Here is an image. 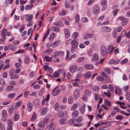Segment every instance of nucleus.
Wrapping results in <instances>:
<instances>
[{
	"mask_svg": "<svg viewBox=\"0 0 130 130\" xmlns=\"http://www.w3.org/2000/svg\"><path fill=\"white\" fill-rule=\"evenodd\" d=\"M72 42L71 43L72 46L70 51L71 53H73L76 51V48L78 46V43L77 41L76 42L74 41Z\"/></svg>",
	"mask_w": 130,
	"mask_h": 130,
	"instance_id": "nucleus-1",
	"label": "nucleus"
},
{
	"mask_svg": "<svg viewBox=\"0 0 130 130\" xmlns=\"http://www.w3.org/2000/svg\"><path fill=\"white\" fill-rule=\"evenodd\" d=\"M93 12V14L96 15L99 14L100 11V8L98 5L96 4L92 8Z\"/></svg>",
	"mask_w": 130,
	"mask_h": 130,
	"instance_id": "nucleus-2",
	"label": "nucleus"
},
{
	"mask_svg": "<svg viewBox=\"0 0 130 130\" xmlns=\"http://www.w3.org/2000/svg\"><path fill=\"white\" fill-rule=\"evenodd\" d=\"M61 91L60 89L58 88V87H56L52 91V95L54 96H55L59 94Z\"/></svg>",
	"mask_w": 130,
	"mask_h": 130,
	"instance_id": "nucleus-3",
	"label": "nucleus"
},
{
	"mask_svg": "<svg viewBox=\"0 0 130 130\" xmlns=\"http://www.w3.org/2000/svg\"><path fill=\"white\" fill-rule=\"evenodd\" d=\"M100 50L102 56L104 57L105 56L107 52V50L105 46L102 45L101 46Z\"/></svg>",
	"mask_w": 130,
	"mask_h": 130,
	"instance_id": "nucleus-4",
	"label": "nucleus"
},
{
	"mask_svg": "<svg viewBox=\"0 0 130 130\" xmlns=\"http://www.w3.org/2000/svg\"><path fill=\"white\" fill-rule=\"evenodd\" d=\"M101 30L103 32H108L111 31V28L108 26H103L101 27Z\"/></svg>",
	"mask_w": 130,
	"mask_h": 130,
	"instance_id": "nucleus-5",
	"label": "nucleus"
},
{
	"mask_svg": "<svg viewBox=\"0 0 130 130\" xmlns=\"http://www.w3.org/2000/svg\"><path fill=\"white\" fill-rule=\"evenodd\" d=\"M64 32L65 38L67 39L69 38L70 36V33L68 29L67 28H65L64 29Z\"/></svg>",
	"mask_w": 130,
	"mask_h": 130,
	"instance_id": "nucleus-6",
	"label": "nucleus"
},
{
	"mask_svg": "<svg viewBox=\"0 0 130 130\" xmlns=\"http://www.w3.org/2000/svg\"><path fill=\"white\" fill-rule=\"evenodd\" d=\"M115 47L112 45H109L108 46L107 53L108 54L111 53L113 51Z\"/></svg>",
	"mask_w": 130,
	"mask_h": 130,
	"instance_id": "nucleus-7",
	"label": "nucleus"
},
{
	"mask_svg": "<svg viewBox=\"0 0 130 130\" xmlns=\"http://www.w3.org/2000/svg\"><path fill=\"white\" fill-rule=\"evenodd\" d=\"M99 56L98 54H93L92 56V57L91 59V61L93 62H94L98 60Z\"/></svg>",
	"mask_w": 130,
	"mask_h": 130,
	"instance_id": "nucleus-8",
	"label": "nucleus"
},
{
	"mask_svg": "<svg viewBox=\"0 0 130 130\" xmlns=\"http://www.w3.org/2000/svg\"><path fill=\"white\" fill-rule=\"evenodd\" d=\"M25 17H26V20L28 22H30L32 20L33 16L31 14L30 15L28 14L25 15Z\"/></svg>",
	"mask_w": 130,
	"mask_h": 130,
	"instance_id": "nucleus-9",
	"label": "nucleus"
},
{
	"mask_svg": "<svg viewBox=\"0 0 130 130\" xmlns=\"http://www.w3.org/2000/svg\"><path fill=\"white\" fill-rule=\"evenodd\" d=\"M80 91L78 89H76L74 92V95L75 98L77 99L79 95Z\"/></svg>",
	"mask_w": 130,
	"mask_h": 130,
	"instance_id": "nucleus-10",
	"label": "nucleus"
},
{
	"mask_svg": "<svg viewBox=\"0 0 130 130\" xmlns=\"http://www.w3.org/2000/svg\"><path fill=\"white\" fill-rule=\"evenodd\" d=\"M77 68V66H72L69 68V71L71 73H74L76 71Z\"/></svg>",
	"mask_w": 130,
	"mask_h": 130,
	"instance_id": "nucleus-11",
	"label": "nucleus"
},
{
	"mask_svg": "<svg viewBox=\"0 0 130 130\" xmlns=\"http://www.w3.org/2000/svg\"><path fill=\"white\" fill-rule=\"evenodd\" d=\"M60 42L59 40H57L51 44V46L53 47H55L59 44Z\"/></svg>",
	"mask_w": 130,
	"mask_h": 130,
	"instance_id": "nucleus-12",
	"label": "nucleus"
},
{
	"mask_svg": "<svg viewBox=\"0 0 130 130\" xmlns=\"http://www.w3.org/2000/svg\"><path fill=\"white\" fill-rule=\"evenodd\" d=\"M85 68L87 70H92L94 69L93 66L92 64H87L85 66Z\"/></svg>",
	"mask_w": 130,
	"mask_h": 130,
	"instance_id": "nucleus-13",
	"label": "nucleus"
},
{
	"mask_svg": "<svg viewBox=\"0 0 130 130\" xmlns=\"http://www.w3.org/2000/svg\"><path fill=\"white\" fill-rule=\"evenodd\" d=\"M13 125L12 120L11 119H9V130H12V126Z\"/></svg>",
	"mask_w": 130,
	"mask_h": 130,
	"instance_id": "nucleus-14",
	"label": "nucleus"
},
{
	"mask_svg": "<svg viewBox=\"0 0 130 130\" xmlns=\"http://www.w3.org/2000/svg\"><path fill=\"white\" fill-rule=\"evenodd\" d=\"M19 75L18 74H14L10 76V78L11 79H16L19 78Z\"/></svg>",
	"mask_w": 130,
	"mask_h": 130,
	"instance_id": "nucleus-15",
	"label": "nucleus"
},
{
	"mask_svg": "<svg viewBox=\"0 0 130 130\" xmlns=\"http://www.w3.org/2000/svg\"><path fill=\"white\" fill-rule=\"evenodd\" d=\"M51 30L52 31H53L56 32H58L59 30V28L56 26L53 27L51 28Z\"/></svg>",
	"mask_w": 130,
	"mask_h": 130,
	"instance_id": "nucleus-16",
	"label": "nucleus"
},
{
	"mask_svg": "<svg viewBox=\"0 0 130 130\" xmlns=\"http://www.w3.org/2000/svg\"><path fill=\"white\" fill-rule=\"evenodd\" d=\"M32 105L31 103H28L27 105V109L29 111H30L32 109Z\"/></svg>",
	"mask_w": 130,
	"mask_h": 130,
	"instance_id": "nucleus-17",
	"label": "nucleus"
},
{
	"mask_svg": "<svg viewBox=\"0 0 130 130\" xmlns=\"http://www.w3.org/2000/svg\"><path fill=\"white\" fill-rule=\"evenodd\" d=\"M52 52V50L51 49H48L43 52V54L46 55H48L50 54Z\"/></svg>",
	"mask_w": 130,
	"mask_h": 130,
	"instance_id": "nucleus-18",
	"label": "nucleus"
},
{
	"mask_svg": "<svg viewBox=\"0 0 130 130\" xmlns=\"http://www.w3.org/2000/svg\"><path fill=\"white\" fill-rule=\"evenodd\" d=\"M73 41V42L74 41L75 42H76L77 41L75 39H74L72 40L71 39H69L68 40H67L66 42V44L67 45H69L70 43H71H71L72 42V41Z\"/></svg>",
	"mask_w": 130,
	"mask_h": 130,
	"instance_id": "nucleus-19",
	"label": "nucleus"
},
{
	"mask_svg": "<svg viewBox=\"0 0 130 130\" xmlns=\"http://www.w3.org/2000/svg\"><path fill=\"white\" fill-rule=\"evenodd\" d=\"M55 125L54 124L52 123L50 125L48 128V130H55Z\"/></svg>",
	"mask_w": 130,
	"mask_h": 130,
	"instance_id": "nucleus-20",
	"label": "nucleus"
},
{
	"mask_svg": "<svg viewBox=\"0 0 130 130\" xmlns=\"http://www.w3.org/2000/svg\"><path fill=\"white\" fill-rule=\"evenodd\" d=\"M78 111L77 110H75L72 113V115L73 117H75L78 116Z\"/></svg>",
	"mask_w": 130,
	"mask_h": 130,
	"instance_id": "nucleus-21",
	"label": "nucleus"
},
{
	"mask_svg": "<svg viewBox=\"0 0 130 130\" xmlns=\"http://www.w3.org/2000/svg\"><path fill=\"white\" fill-rule=\"evenodd\" d=\"M24 61L25 64H28L30 61L29 58L28 57H26L25 58Z\"/></svg>",
	"mask_w": 130,
	"mask_h": 130,
	"instance_id": "nucleus-22",
	"label": "nucleus"
},
{
	"mask_svg": "<svg viewBox=\"0 0 130 130\" xmlns=\"http://www.w3.org/2000/svg\"><path fill=\"white\" fill-rule=\"evenodd\" d=\"M91 76V72L90 71H88L85 74L84 77V78H87L88 77H90Z\"/></svg>",
	"mask_w": 130,
	"mask_h": 130,
	"instance_id": "nucleus-23",
	"label": "nucleus"
},
{
	"mask_svg": "<svg viewBox=\"0 0 130 130\" xmlns=\"http://www.w3.org/2000/svg\"><path fill=\"white\" fill-rule=\"evenodd\" d=\"M5 64L3 68V70H5L8 68V59H7L5 60Z\"/></svg>",
	"mask_w": 130,
	"mask_h": 130,
	"instance_id": "nucleus-24",
	"label": "nucleus"
},
{
	"mask_svg": "<svg viewBox=\"0 0 130 130\" xmlns=\"http://www.w3.org/2000/svg\"><path fill=\"white\" fill-rule=\"evenodd\" d=\"M20 116L16 114L13 117V120L14 121H17L19 118Z\"/></svg>",
	"mask_w": 130,
	"mask_h": 130,
	"instance_id": "nucleus-25",
	"label": "nucleus"
},
{
	"mask_svg": "<svg viewBox=\"0 0 130 130\" xmlns=\"http://www.w3.org/2000/svg\"><path fill=\"white\" fill-rule=\"evenodd\" d=\"M36 113L34 112L32 115L31 118L30 119V120L31 121H33L36 120Z\"/></svg>",
	"mask_w": 130,
	"mask_h": 130,
	"instance_id": "nucleus-26",
	"label": "nucleus"
},
{
	"mask_svg": "<svg viewBox=\"0 0 130 130\" xmlns=\"http://www.w3.org/2000/svg\"><path fill=\"white\" fill-rule=\"evenodd\" d=\"M47 109V108L45 107L44 108L42 109L41 112V114L42 115H44L46 113Z\"/></svg>",
	"mask_w": 130,
	"mask_h": 130,
	"instance_id": "nucleus-27",
	"label": "nucleus"
},
{
	"mask_svg": "<svg viewBox=\"0 0 130 130\" xmlns=\"http://www.w3.org/2000/svg\"><path fill=\"white\" fill-rule=\"evenodd\" d=\"M75 19L76 22L77 23L78 22L79 20V16L78 13H77L75 16Z\"/></svg>",
	"mask_w": 130,
	"mask_h": 130,
	"instance_id": "nucleus-28",
	"label": "nucleus"
},
{
	"mask_svg": "<svg viewBox=\"0 0 130 130\" xmlns=\"http://www.w3.org/2000/svg\"><path fill=\"white\" fill-rule=\"evenodd\" d=\"M7 30L5 28H4L2 30V32L1 33V35L3 36V37L4 38L6 35V33L7 31Z\"/></svg>",
	"mask_w": 130,
	"mask_h": 130,
	"instance_id": "nucleus-29",
	"label": "nucleus"
},
{
	"mask_svg": "<svg viewBox=\"0 0 130 130\" xmlns=\"http://www.w3.org/2000/svg\"><path fill=\"white\" fill-rule=\"evenodd\" d=\"M55 37V34L53 32L50 35V40L52 41Z\"/></svg>",
	"mask_w": 130,
	"mask_h": 130,
	"instance_id": "nucleus-30",
	"label": "nucleus"
},
{
	"mask_svg": "<svg viewBox=\"0 0 130 130\" xmlns=\"http://www.w3.org/2000/svg\"><path fill=\"white\" fill-rule=\"evenodd\" d=\"M50 31L49 29H48L47 32L45 34L43 38V41H44L45 39L47 37V36L49 35Z\"/></svg>",
	"mask_w": 130,
	"mask_h": 130,
	"instance_id": "nucleus-31",
	"label": "nucleus"
},
{
	"mask_svg": "<svg viewBox=\"0 0 130 130\" xmlns=\"http://www.w3.org/2000/svg\"><path fill=\"white\" fill-rule=\"evenodd\" d=\"M2 115L4 117H6L7 116V113L6 111L5 110H3L2 111Z\"/></svg>",
	"mask_w": 130,
	"mask_h": 130,
	"instance_id": "nucleus-32",
	"label": "nucleus"
},
{
	"mask_svg": "<svg viewBox=\"0 0 130 130\" xmlns=\"http://www.w3.org/2000/svg\"><path fill=\"white\" fill-rule=\"evenodd\" d=\"M85 94L86 96H89L91 94V92L88 90H86L85 91Z\"/></svg>",
	"mask_w": 130,
	"mask_h": 130,
	"instance_id": "nucleus-33",
	"label": "nucleus"
},
{
	"mask_svg": "<svg viewBox=\"0 0 130 130\" xmlns=\"http://www.w3.org/2000/svg\"><path fill=\"white\" fill-rule=\"evenodd\" d=\"M66 120L63 118H62L60 119L59 123L61 124H64L66 122Z\"/></svg>",
	"mask_w": 130,
	"mask_h": 130,
	"instance_id": "nucleus-34",
	"label": "nucleus"
},
{
	"mask_svg": "<svg viewBox=\"0 0 130 130\" xmlns=\"http://www.w3.org/2000/svg\"><path fill=\"white\" fill-rule=\"evenodd\" d=\"M66 14V11L65 10L63 9L61 10L60 13H59V14L61 16H63L65 15Z\"/></svg>",
	"mask_w": 130,
	"mask_h": 130,
	"instance_id": "nucleus-35",
	"label": "nucleus"
},
{
	"mask_svg": "<svg viewBox=\"0 0 130 130\" xmlns=\"http://www.w3.org/2000/svg\"><path fill=\"white\" fill-rule=\"evenodd\" d=\"M120 20L121 21H124L125 20H128L125 17H119L117 19V20Z\"/></svg>",
	"mask_w": 130,
	"mask_h": 130,
	"instance_id": "nucleus-36",
	"label": "nucleus"
},
{
	"mask_svg": "<svg viewBox=\"0 0 130 130\" xmlns=\"http://www.w3.org/2000/svg\"><path fill=\"white\" fill-rule=\"evenodd\" d=\"M127 100L130 101V93L127 92L125 94Z\"/></svg>",
	"mask_w": 130,
	"mask_h": 130,
	"instance_id": "nucleus-37",
	"label": "nucleus"
},
{
	"mask_svg": "<svg viewBox=\"0 0 130 130\" xmlns=\"http://www.w3.org/2000/svg\"><path fill=\"white\" fill-rule=\"evenodd\" d=\"M10 49L11 51H14L16 50V48L13 45H10L9 46Z\"/></svg>",
	"mask_w": 130,
	"mask_h": 130,
	"instance_id": "nucleus-38",
	"label": "nucleus"
},
{
	"mask_svg": "<svg viewBox=\"0 0 130 130\" xmlns=\"http://www.w3.org/2000/svg\"><path fill=\"white\" fill-rule=\"evenodd\" d=\"M85 59V58L83 57H79L77 59L76 61L77 62H80L84 60Z\"/></svg>",
	"mask_w": 130,
	"mask_h": 130,
	"instance_id": "nucleus-39",
	"label": "nucleus"
},
{
	"mask_svg": "<svg viewBox=\"0 0 130 130\" xmlns=\"http://www.w3.org/2000/svg\"><path fill=\"white\" fill-rule=\"evenodd\" d=\"M50 120L49 119L45 118L43 120L42 122L44 123L47 124L50 121Z\"/></svg>",
	"mask_w": 130,
	"mask_h": 130,
	"instance_id": "nucleus-40",
	"label": "nucleus"
},
{
	"mask_svg": "<svg viewBox=\"0 0 130 130\" xmlns=\"http://www.w3.org/2000/svg\"><path fill=\"white\" fill-rule=\"evenodd\" d=\"M107 3L106 0H101V5L102 6L105 5Z\"/></svg>",
	"mask_w": 130,
	"mask_h": 130,
	"instance_id": "nucleus-41",
	"label": "nucleus"
},
{
	"mask_svg": "<svg viewBox=\"0 0 130 130\" xmlns=\"http://www.w3.org/2000/svg\"><path fill=\"white\" fill-rule=\"evenodd\" d=\"M78 34L77 32H75L73 34L72 37L73 38H75L78 36Z\"/></svg>",
	"mask_w": 130,
	"mask_h": 130,
	"instance_id": "nucleus-42",
	"label": "nucleus"
},
{
	"mask_svg": "<svg viewBox=\"0 0 130 130\" xmlns=\"http://www.w3.org/2000/svg\"><path fill=\"white\" fill-rule=\"evenodd\" d=\"M14 110L13 108L11 107L9 109V114H12L14 112Z\"/></svg>",
	"mask_w": 130,
	"mask_h": 130,
	"instance_id": "nucleus-43",
	"label": "nucleus"
},
{
	"mask_svg": "<svg viewBox=\"0 0 130 130\" xmlns=\"http://www.w3.org/2000/svg\"><path fill=\"white\" fill-rule=\"evenodd\" d=\"M105 103L108 106L111 105V102L105 99L104 101Z\"/></svg>",
	"mask_w": 130,
	"mask_h": 130,
	"instance_id": "nucleus-44",
	"label": "nucleus"
},
{
	"mask_svg": "<svg viewBox=\"0 0 130 130\" xmlns=\"http://www.w3.org/2000/svg\"><path fill=\"white\" fill-rule=\"evenodd\" d=\"M101 75L103 77L107 78L108 77V75L106 74L105 72H102L101 73Z\"/></svg>",
	"mask_w": 130,
	"mask_h": 130,
	"instance_id": "nucleus-45",
	"label": "nucleus"
},
{
	"mask_svg": "<svg viewBox=\"0 0 130 130\" xmlns=\"http://www.w3.org/2000/svg\"><path fill=\"white\" fill-rule=\"evenodd\" d=\"M77 107V104H75L71 107V110L72 111L74 110Z\"/></svg>",
	"mask_w": 130,
	"mask_h": 130,
	"instance_id": "nucleus-46",
	"label": "nucleus"
},
{
	"mask_svg": "<svg viewBox=\"0 0 130 130\" xmlns=\"http://www.w3.org/2000/svg\"><path fill=\"white\" fill-rule=\"evenodd\" d=\"M123 118V117L121 115H118L115 118L116 119L122 120Z\"/></svg>",
	"mask_w": 130,
	"mask_h": 130,
	"instance_id": "nucleus-47",
	"label": "nucleus"
},
{
	"mask_svg": "<svg viewBox=\"0 0 130 130\" xmlns=\"http://www.w3.org/2000/svg\"><path fill=\"white\" fill-rule=\"evenodd\" d=\"M44 59H45L46 61H50L52 60V57L50 58L47 56H45L44 57Z\"/></svg>",
	"mask_w": 130,
	"mask_h": 130,
	"instance_id": "nucleus-48",
	"label": "nucleus"
},
{
	"mask_svg": "<svg viewBox=\"0 0 130 130\" xmlns=\"http://www.w3.org/2000/svg\"><path fill=\"white\" fill-rule=\"evenodd\" d=\"M79 110L80 112L82 114H84L85 112V109L83 108L82 107H80L79 108Z\"/></svg>",
	"mask_w": 130,
	"mask_h": 130,
	"instance_id": "nucleus-49",
	"label": "nucleus"
},
{
	"mask_svg": "<svg viewBox=\"0 0 130 130\" xmlns=\"http://www.w3.org/2000/svg\"><path fill=\"white\" fill-rule=\"evenodd\" d=\"M97 79L99 81H102L104 79V78L101 76H99L97 77Z\"/></svg>",
	"mask_w": 130,
	"mask_h": 130,
	"instance_id": "nucleus-50",
	"label": "nucleus"
},
{
	"mask_svg": "<svg viewBox=\"0 0 130 130\" xmlns=\"http://www.w3.org/2000/svg\"><path fill=\"white\" fill-rule=\"evenodd\" d=\"M109 88L111 92H113L114 91V89L113 86L111 85L110 84L109 85Z\"/></svg>",
	"mask_w": 130,
	"mask_h": 130,
	"instance_id": "nucleus-51",
	"label": "nucleus"
},
{
	"mask_svg": "<svg viewBox=\"0 0 130 130\" xmlns=\"http://www.w3.org/2000/svg\"><path fill=\"white\" fill-rule=\"evenodd\" d=\"M83 118L82 117H79L76 119V121L77 122H80L82 121Z\"/></svg>",
	"mask_w": 130,
	"mask_h": 130,
	"instance_id": "nucleus-52",
	"label": "nucleus"
},
{
	"mask_svg": "<svg viewBox=\"0 0 130 130\" xmlns=\"http://www.w3.org/2000/svg\"><path fill=\"white\" fill-rule=\"evenodd\" d=\"M103 71L107 73V74H109L110 73V69L108 68H104L103 69Z\"/></svg>",
	"mask_w": 130,
	"mask_h": 130,
	"instance_id": "nucleus-53",
	"label": "nucleus"
},
{
	"mask_svg": "<svg viewBox=\"0 0 130 130\" xmlns=\"http://www.w3.org/2000/svg\"><path fill=\"white\" fill-rule=\"evenodd\" d=\"M83 76V74L81 73H79L77 74L76 75V78H80Z\"/></svg>",
	"mask_w": 130,
	"mask_h": 130,
	"instance_id": "nucleus-54",
	"label": "nucleus"
},
{
	"mask_svg": "<svg viewBox=\"0 0 130 130\" xmlns=\"http://www.w3.org/2000/svg\"><path fill=\"white\" fill-rule=\"evenodd\" d=\"M93 90L95 92H98L99 90V88L96 86H95L93 88Z\"/></svg>",
	"mask_w": 130,
	"mask_h": 130,
	"instance_id": "nucleus-55",
	"label": "nucleus"
},
{
	"mask_svg": "<svg viewBox=\"0 0 130 130\" xmlns=\"http://www.w3.org/2000/svg\"><path fill=\"white\" fill-rule=\"evenodd\" d=\"M82 22H87L88 21V19L86 17H84L82 18L81 19Z\"/></svg>",
	"mask_w": 130,
	"mask_h": 130,
	"instance_id": "nucleus-56",
	"label": "nucleus"
},
{
	"mask_svg": "<svg viewBox=\"0 0 130 130\" xmlns=\"http://www.w3.org/2000/svg\"><path fill=\"white\" fill-rule=\"evenodd\" d=\"M61 89L62 90L63 93H64L66 91V87L64 86H62L61 87Z\"/></svg>",
	"mask_w": 130,
	"mask_h": 130,
	"instance_id": "nucleus-57",
	"label": "nucleus"
},
{
	"mask_svg": "<svg viewBox=\"0 0 130 130\" xmlns=\"http://www.w3.org/2000/svg\"><path fill=\"white\" fill-rule=\"evenodd\" d=\"M68 101L69 104L73 102V99L71 96H69L68 98Z\"/></svg>",
	"mask_w": 130,
	"mask_h": 130,
	"instance_id": "nucleus-58",
	"label": "nucleus"
},
{
	"mask_svg": "<svg viewBox=\"0 0 130 130\" xmlns=\"http://www.w3.org/2000/svg\"><path fill=\"white\" fill-rule=\"evenodd\" d=\"M53 76L55 77H58L59 76V74L58 72H55L53 74Z\"/></svg>",
	"mask_w": 130,
	"mask_h": 130,
	"instance_id": "nucleus-59",
	"label": "nucleus"
},
{
	"mask_svg": "<svg viewBox=\"0 0 130 130\" xmlns=\"http://www.w3.org/2000/svg\"><path fill=\"white\" fill-rule=\"evenodd\" d=\"M65 7L67 8H69L70 6V5L69 4L68 2H66L65 3Z\"/></svg>",
	"mask_w": 130,
	"mask_h": 130,
	"instance_id": "nucleus-60",
	"label": "nucleus"
},
{
	"mask_svg": "<svg viewBox=\"0 0 130 130\" xmlns=\"http://www.w3.org/2000/svg\"><path fill=\"white\" fill-rule=\"evenodd\" d=\"M0 129L1 130H4L5 129V127L3 125H2L1 123L0 122Z\"/></svg>",
	"mask_w": 130,
	"mask_h": 130,
	"instance_id": "nucleus-61",
	"label": "nucleus"
},
{
	"mask_svg": "<svg viewBox=\"0 0 130 130\" xmlns=\"http://www.w3.org/2000/svg\"><path fill=\"white\" fill-rule=\"evenodd\" d=\"M58 56H59L58 52H56L53 53L52 56L54 58L57 57Z\"/></svg>",
	"mask_w": 130,
	"mask_h": 130,
	"instance_id": "nucleus-62",
	"label": "nucleus"
},
{
	"mask_svg": "<svg viewBox=\"0 0 130 130\" xmlns=\"http://www.w3.org/2000/svg\"><path fill=\"white\" fill-rule=\"evenodd\" d=\"M112 35L113 37L114 38H116L117 37V32L116 31H113V32Z\"/></svg>",
	"mask_w": 130,
	"mask_h": 130,
	"instance_id": "nucleus-63",
	"label": "nucleus"
},
{
	"mask_svg": "<svg viewBox=\"0 0 130 130\" xmlns=\"http://www.w3.org/2000/svg\"><path fill=\"white\" fill-rule=\"evenodd\" d=\"M44 91V89L42 88L40 91L39 93V95L40 96H41L43 94Z\"/></svg>",
	"mask_w": 130,
	"mask_h": 130,
	"instance_id": "nucleus-64",
	"label": "nucleus"
}]
</instances>
